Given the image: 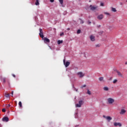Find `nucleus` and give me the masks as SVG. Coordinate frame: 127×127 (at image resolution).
Segmentation results:
<instances>
[{
    "label": "nucleus",
    "mask_w": 127,
    "mask_h": 127,
    "mask_svg": "<svg viewBox=\"0 0 127 127\" xmlns=\"http://www.w3.org/2000/svg\"><path fill=\"white\" fill-rule=\"evenodd\" d=\"M83 104H84V101H83V100H80L78 102V104L75 105V106L76 108H81Z\"/></svg>",
    "instance_id": "1"
},
{
    "label": "nucleus",
    "mask_w": 127,
    "mask_h": 127,
    "mask_svg": "<svg viewBox=\"0 0 127 127\" xmlns=\"http://www.w3.org/2000/svg\"><path fill=\"white\" fill-rule=\"evenodd\" d=\"M103 118L106 119V120L109 123L113 120V118L111 117V116H105V115H103Z\"/></svg>",
    "instance_id": "2"
},
{
    "label": "nucleus",
    "mask_w": 127,
    "mask_h": 127,
    "mask_svg": "<svg viewBox=\"0 0 127 127\" xmlns=\"http://www.w3.org/2000/svg\"><path fill=\"white\" fill-rule=\"evenodd\" d=\"M89 7L90 8V10H92V11L96 10L98 8V6H94V5H90L89 6Z\"/></svg>",
    "instance_id": "3"
},
{
    "label": "nucleus",
    "mask_w": 127,
    "mask_h": 127,
    "mask_svg": "<svg viewBox=\"0 0 127 127\" xmlns=\"http://www.w3.org/2000/svg\"><path fill=\"white\" fill-rule=\"evenodd\" d=\"M109 104H113L115 102V100L112 98H109L107 99Z\"/></svg>",
    "instance_id": "4"
},
{
    "label": "nucleus",
    "mask_w": 127,
    "mask_h": 127,
    "mask_svg": "<svg viewBox=\"0 0 127 127\" xmlns=\"http://www.w3.org/2000/svg\"><path fill=\"white\" fill-rule=\"evenodd\" d=\"M39 30H40V33H39L40 37L41 38H43V37H44V36L43 35V31L41 28H40Z\"/></svg>",
    "instance_id": "5"
},
{
    "label": "nucleus",
    "mask_w": 127,
    "mask_h": 127,
    "mask_svg": "<svg viewBox=\"0 0 127 127\" xmlns=\"http://www.w3.org/2000/svg\"><path fill=\"white\" fill-rule=\"evenodd\" d=\"M78 76H79V78H83L85 76V74L83 73L82 72H79L77 73Z\"/></svg>",
    "instance_id": "6"
},
{
    "label": "nucleus",
    "mask_w": 127,
    "mask_h": 127,
    "mask_svg": "<svg viewBox=\"0 0 127 127\" xmlns=\"http://www.w3.org/2000/svg\"><path fill=\"white\" fill-rule=\"evenodd\" d=\"M126 113H127V110L125 109H121L119 114L120 115H125Z\"/></svg>",
    "instance_id": "7"
},
{
    "label": "nucleus",
    "mask_w": 127,
    "mask_h": 127,
    "mask_svg": "<svg viewBox=\"0 0 127 127\" xmlns=\"http://www.w3.org/2000/svg\"><path fill=\"white\" fill-rule=\"evenodd\" d=\"M114 127H122V124L121 123H114Z\"/></svg>",
    "instance_id": "8"
},
{
    "label": "nucleus",
    "mask_w": 127,
    "mask_h": 127,
    "mask_svg": "<svg viewBox=\"0 0 127 127\" xmlns=\"http://www.w3.org/2000/svg\"><path fill=\"white\" fill-rule=\"evenodd\" d=\"M44 41L45 43H50V40H49L48 38L45 37L44 39Z\"/></svg>",
    "instance_id": "9"
},
{
    "label": "nucleus",
    "mask_w": 127,
    "mask_h": 127,
    "mask_svg": "<svg viewBox=\"0 0 127 127\" xmlns=\"http://www.w3.org/2000/svg\"><path fill=\"white\" fill-rule=\"evenodd\" d=\"M98 19H99L100 20L103 19L104 18V15L103 14H100L97 16Z\"/></svg>",
    "instance_id": "10"
},
{
    "label": "nucleus",
    "mask_w": 127,
    "mask_h": 127,
    "mask_svg": "<svg viewBox=\"0 0 127 127\" xmlns=\"http://www.w3.org/2000/svg\"><path fill=\"white\" fill-rule=\"evenodd\" d=\"M8 121H9V119L8 117H4L2 119L3 122H5L6 123H7V122H8Z\"/></svg>",
    "instance_id": "11"
},
{
    "label": "nucleus",
    "mask_w": 127,
    "mask_h": 127,
    "mask_svg": "<svg viewBox=\"0 0 127 127\" xmlns=\"http://www.w3.org/2000/svg\"><path fill=\"white\" fill-rule=\"evenodd\" d=\"M118 76L120 77H123V74L120 71H119V70L116 71Z\"/></svg>",
    "instance_id": "12"
},
{
    "label": "nucleus",
    "mask_w": 127,
    "mask_h": 127,
    "mask_svg": "<svg viewBox=\"0 0 127 127\" xmlns=\"http://www.w3.org/2000/svg\"><path fill=\"white\" fill-rule=\"evenodd\" d=\"M91 41H95V36L91 35L90 37Z\"/></svg>",
    "instance_id": "13"
},
{
    "label": "nucleus",
    "mask_w": 127,
    "mask_h": 127,
    "mask_svg": "<svg viewBox=\"0 0 127 127\" xmlns=\"http://www.w3.org/2000/svg\"><path fill=\"white\" fill-rule=\"evenodd\" d=\"M65 66L66 67V68H67V67H68V66H69V65H70V62H66V63L64 64Z\"/></svg>",
    "instance_id": "14"
},
{
    "label": "nucleus",
    "mask_w": 127,
    "mask_h": 127,
    "mask_svg": "<svg viewBox=\"0 0 127 127\" xmlns=\"http://www.w3.org/2000/svg\"><path fill=\"white\" fill-rule=\"evenodd\" d=\"M36 5H39V0H36L35 2Z\"/></svg>",
    "instance_id": "15"
},
{
    "label": "nucleus",
    "mask_w": 127,
    "mask_h": 127,
    "mask_svg": "<svg viewBox=\"0 0 127 127\" xmlns=\"http://www.w3.org/2000/svg\"><path fill=\"white\" fill-rule=\"evenodd\" d=\"M112 11H113L114 12H117V9H116V8L112 7Z\"/></svg>",
    "instance_id": "16"
},
{
    "label": "nucleus",
    "mask_w": 127,
    "mask_h": 127,
    "mask_svg": "<svg viewBox=\"0 0 127 127\" xmlns=\"http://www.w3.org/2000/svg\"><path fill=\"white\" fill-rule=\"evenodd\" d=\"M61 43H63V40H59L58 41V44L60 45L61 44Z\"/></svg>",
    "instance_id": "17"
},
{
    "label": "nucleus",
    "mask_w": 127,
    "mask_h": 127,
    "mask_svg": "<svg viewBox=\"0 0 127 127\" xmlns=\"http://www.w3.org/2000/svg\"><path fill=\"white\" fill-rule=\"evenodd\" d=\"M103 90H104V91H109V88L108 87H104Z\"/></svg>",
    "instance_id": "18"
},
{
    "label": "nucleus",
    "mask_w": 127,
    "mask_h": 127,
    "mask_svg": "<svg viewBox=\"0 0 127 127\" xmlns=\"http://www.w3.org/2000/svg\"><path fill=\"white\" fill-rule=\"evenodd\" d=\"M5 97L6 98H9V97H10L9 94H8V93H5Z\"/></svg>",
    "instance_id": "19"
},
{
    "label": "nucleus",
    "mask_w": 127,
    "mask_h": 127,
    "mask_svg": "<svg viewBox=\"0 0 127 127\" xmlns=\"http://www.w3.org/2000/svg\"><path fill=\"white\" fill-rule=\"evenodd\" d=\"M19 106L20 108H22V103H21V101L19 102Z\"/></svg>",
    "instance_id": "20"
},
{
    "label": "nucleus",
    "mask_w": 127,
    "mask_h": 127,
    "mask_svg": "<svg viewBox=\"0 0 127 127\" xmlns=\"http://www.w3.org/2000/svg\"><path fill=\"white\" fill-rule=\"evenodd\" d=\"M99 80L100 81H103L104 80V77H101L99 78Z\"/></svg>",
    "instance_id": "21"
},
{
    "label": "nucleus",
    "mask_w": 127,
    "mask_h": 127,
    "mask_svg": "<svg viewBox=\"0 0 127 127\" xmlns=\"http://www.w3.org/2000/svg\"><path fill=\"white\" fill-rule=\"evenodd\" d=\"M61 5H62V6H63V0H59Z\"/></svg>",
    "instance_id": "22"
},
{
    "label": "nucleus",
    "mask_w": 127,
    "mask_h": 127,
    "mask_svg": "<svg viewBox=\"0 0 127 127\" xmlns=\"http://www.w3.org/2000/svg\"><path fill=\"white\" fill-rule=\"evenodd\" d=\"M117 82H118V80L114 79V80L113 81V84H116V83H117Z\"/></svg>",
    "instance_id": "23"
},
{
    "label": "nucleus",
    "mask_w": 127,
    "mask_h": 127,
    "mask_svg": "<svg viewBox=\"0 0 127 127\" xmlns=\"http://www.w3.org/2000/svg\"><path fill=\"white\" fill-rule=\"evenodd\" d=\"M86 87V84H84L80 87L81 89H83V88Z\"/></svg>",
    "instance_id": "24"
},
{
    "label": "nucleus",
    "mask_w": 127,
    "mask_h": 127,
    "mask_svg": "<svg viewBox=\"0 0 127 127\" xmlns=\"http://www.w3.org/2000/svg\"><path fill=\"white\" fill-rule=\"evenodd\" d=\"M77 34L81 33V30H78L77 31Z\"/></svg>",
    "instance_id": "25"
},
{
    "label": "nucleus",
    "mask_w": 127,
    "mask_h": 127,
    "mask_svg": "<svg viewBox=\"0 0 127 127\" xmlns=\"http://www.w3.org/2000/svg\"><path fill=\"white\" fill-rule=\"evenodd\" d=\"M87 94H88V95H91V91H90V90H87Z\"/></svg>",
    "instance_id": "26"
},
{
    "label": "nucleus",
    "mask_w": 127,
    "mask_h": 127,
    "mask_svg": "<svg viewBox=\"0 0 127 127\" xmlns=\"http://www.w3.org/2000/svg\"><path fill=\"white\" fill-rule=\"evenodd\" d=\"M2 112H3V113H5V108H3L2 109Z\"/></svg>",
    "instance_id": "27"
},
{
    "label": "nucleus",
    "mask_w": 127,
    "mask_h": 127,
    "mask_svg": "<svg viewBox=\"0 0 127 127\" xmlns=\"http://www.w3.org/2000/svg\"><path fill=\"white\" fill-rule=\"evenodd\" d=\"M63 35H64V33L62 32L60 34V36H63Z\"/></svg>",
    "instance_id": "28"
},
{
    "label": "nucleus",
    "mask_w": 127,
    "mask_h": 127,
    "mask_svg": "<svg viewBox=\"0 0 127 127\" xmlns=\"http://www.w3.org/2000/svg\"><path fill=\"white\" fill-rule=\"evenodd\" d=\"M100 5H101V6H104V3L101 2V3H100Z\"/></svg>",
    "instance_id": "29"
},
{
    "label": "nucleus",
    "mask_w": 127,
    "mask_h": 127,
    "mask_svg": "<svg viewBox=\"0 0 127 127\" xmlns=\"http://www.w3.org/2000/svg\"><path fill=\"white\" fill-rule=\"evenodd\" d=\"M3 83H5V78H3Z\"/></svg>",
    "instance_id": "30"
},
{
    "label": "nucleus",
    "mask_w": 127,
    "mask_h": 127,
    "mask_svg": "<svg viewBox=\"0 0 127 127\" xmlns=\"http://www.w3.org/2000/svg\"><path fill=\"white\" fill-rule=\"evenodd\" d=\"M11 97H13V91H11Z\"/></svg>",
    "instance_id": "31"
},
{
    "label": "nucleus",
    "mask_w": 127,
    "mask_h": 127,
    "mask_svg": "<svg viewBox=\"0 0 127 127\" xmlns=\"http://www.w3.org/2000/svg\"><path fill=\"white\" fill-rule=\"evenodd\" d=\"M51 2H54V0H50Z\"/></svg>",
    "instance_id": "32"
},
{
    "label": "nucleus",
    "mask_w": 127,
    "mask_h": 127,
    "mask_svg": "<svg viewBox=\"0 0 127 127\" xmlns=\"http://www.w3.org/2000/svg\"><path fill=\"white\" fill-rule=\"evenodd\" d=\"M88 24H91V21H88Z\"/></svg>",
    "instance_id": "33"
},
{
    "label": "nucleus",
    "mask_w": 127,
    "mask_h": 127,
    "mask_svg": "<svg viewBox=\"0 0 127 127\" xmlns=\"http://www.w3.org/2000/svg\"><path fill=\"white\" fill-rule=\"evenodd\" d=\"M109 80H110V81H112V80H113V77H110V79H109Z\"/></svg>",
    "instance_id": "34"
},
{
    "label": "nucleus",
    "mask_w": 127,
    "mask_h": 127,
    "mask_svg": "<svg viewBox=\"0 0 127 127\" xmlns=\"http://www.w3.org/2000/svg\"><path fill=\"white\" fill-rule=\"evenodd\" d=\"M105 14H107V15H110V13H105Z\"/></svg>",
    "instance_id": "35"
},
{
    "label": "nucleus",
    "mask_w": 127,
    "mask_h": 127,
    "mask_svg": "<svg viewBox=\"0 0 127 127\" xmlns=\"http://www.w3.org/2000/svg\"><path fill=\"white\" fill-rule=\"evenodd\" d=\"M81 23H84V21L81 20Z\"/></svg>",
    "instance_id": "36"
},
{
    "label": "nucleus",
    "mask_w": 127,
    "mask_h": 127,
    "mask_svg": "<svg viewBox=\"0 0 127 127\" xmlns=\"http://www.w3.org/2000/svg\"><path fill=\"white\" fill-rule=\"evenodd\" d=\"M74 89H75V90L76 91V92H78V89H76L75 88H74Z\"/></svg>",
    "instance_id": "37"
},
{
    "label": "nucleus",
    "mask_w": 127,
    "mask_h": 127,
    "mask_svg": "<svg viewBox=\"0 0 127 127\" xmlns=\"http://www.w3.org/2000/svg\"><path fill=\"white\" fill-rule=\"evenodd\" d=\"M65 60H64V64H65Z\"/></svg>",
    "instance_id": "38"
},
{
    "label": "nucleus",
    "mask_w": 127,
    "mask_h": 127,
    "mask_svg": "<svg viewBox=\"0 0 127 127\" xmlns=\"http://www.w3.org/2000/svg\"><path fill=\"white\" fill-rule=\"evenodd\" d=\"M12 76H13V77H14V78H15V75L12 74Z\"/></svg>",
    "instance_id": "39"
},
{
    "label": "nucleus",
    "mask_w": 127,
    "mask_h": 127,
    "mask_svg": "<svg viewBox=\"0 0 127 127\" xmlns=\"http://www.w3.org/2000/svg\"><path fill=\"white\" fill-rule=\"evenodd\" d=\"M9 107H10V105H8V106H7V108H9Z\"/></svg>",
    "instance_id": "40"
},
{
    "label": "nucleus",
    "mask_w": 127,
    "mask_h": 127,
    "mask_svg": "<svg viewBox=\"0 0 127 127\" xmlns=\"http://www.w3.org/2000/svg\"><path fill=\"white\" fill-rule=\"evenodd\" d=\"M120 5H123V3L122 2H120Z\"/></svg>",
    "instance_id": "41"
},
{
    "label": "nucleus",
    "mask_w": 127,
    "mask_h": 127,
    "mask_svg": "<svg viewBox=\"0 0 127 127\" xmlns=\"http://www.w3.org/2000/svg\"><path fill=\"white\" fill-rule=\"evenodd\" d=\"M99 47V45H96V47Z\"/></svg>",
    "instance_id": "42"
},
{
    "label": "nucleus",
    "mask_w": 127,
    "mask_h": 127,
    "mask_svg": "<svg viewBox=\"0 0 127 127\" xmlns=\"http://www.w3.org/2000/svg\"><path fill=\"white\" fill-rule=\"evenodd\" d=\"M67 29V30H70L69 28H68Z\"/></svg>",
    "instance_id": "43"
},
{
    "label": "nucleus",
    "mask_w": 127,
    "mask_h": 127,
    "mask_svg": "<svg viewBox=\"0 0 127 127\" xmlns=\"http://www.w3.org/2000/svg\"><path fill=\"white\" fill-rule=\"evenodd\" d=\"M125 65H127V62L125 63Z\"/></svg>",
    "instance_id": "44"
},
{
    "label": "nucleus",
    "mask_w": 127,
    "mask_h": 127,
    "mask_svg": "<svg viewBox=\"0 0 127 127\" xmlns=\"http://www.w3.org/2000/svg\"><path fill=\"white\" fill-rule=\"evenodd\" d=\"M127 2V0H126Z\"/></svg>",
    "instance_id": "45"
}]
</instances>
